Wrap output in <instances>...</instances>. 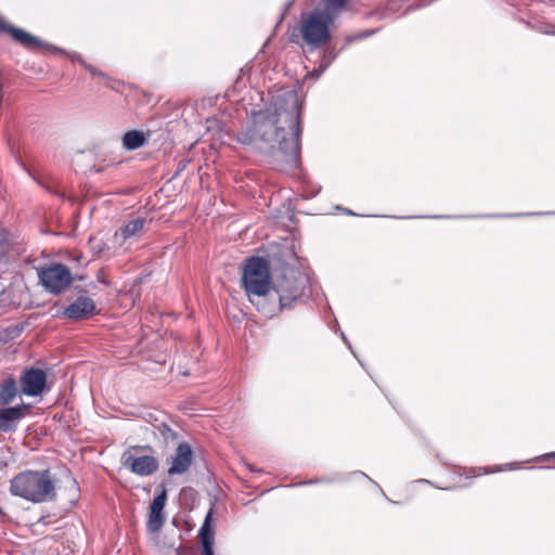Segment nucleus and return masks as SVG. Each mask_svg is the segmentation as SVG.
<instances>
[{
    "label": "nucleus",
    "mask_w": 555,
    "mask_h": 555,
    "mask_svg": "<svg viewBox=\"0 0 555 555\" xmlns=\"http://www.w3.org/2000/svg\"><path fill=\"white\" fill-rule=\"evenodd\" d=\"M301 106L295 94H289L285 107L276 101L273 106L254 112L251 126L237 133V142L267 154L280 151L285 160L297 166L299 160Z\"/></svg>",
    "instance_id": "f257e3e1"
},
{
    "label": "nucleus",
    "mask_w": 555,
    "mask_h": 555,
    "mask_svg": "<svg viewBox=\"0 0 555 555\" xmlns=\"http://www.w3.org/2000/svg\"><path fill=\"white\" fill-rule=\"evenodd\" d=\"M18 389L14 378L9 377L0 385V405H9L17 396Z\"/></svg>",
    "instance_id": "dca6fc26"
},
{
    "label": "nucleus",
    "mask_w": 555,
    "mask_h": 555,
    "mask_svg": "<svg viewBox=\"0 0 555 555\" xmlns=\"http://www.w3.org/2000/svg\"><path fill=\"white\" fill-rule=\"evenodd\" d=\"M149 141V137L139 130H131L124 134L122 146L128 151H134L144 146Z\"/></svg>",
    "instance_id": "2eb2a0df"
},
{
    "label": "nucleus",
    "mask_w": 555,
    "mask_h": 555,
    "mask_svg": "<svg viewBox=\"0 0 555 555\" xmlns=\"http://www.w3.org/2000/svg\"><path fill=\"white\" fill-rule=\"evenodd\" d=\"M11 244L8 238V233L4 231H0V270H3V268L9 262Z\"/></svg>",
    "instance_id": "f3484780"
},
{
    "label": "nucleus",
    "mask_w": 555,
    "mask_h": 555,
    "mask_svg": "<svg viewBox=\"0 0 555 555\" xmlns=\"http://www.w3.org/2000/svg\"><path fill=\"white\" fill-rule=\"evenodd\" d=\"M212 545H214V543H210V542L202 543V547H203L202 555H214Z\"/></svg>",
    "instance_id": "412c9836"
},
{
    "label": "nucleus",
    "mask_w": 555,
    "mask_h": 555,
    "mask_svg": "<svg viewBox=\"0 0 555 555\" xmlns=\"http://www.w3.org/2000/svg\"><path fill=\"white\" fill-rule=\"evenodd\" d=\"M47 375L42 370H26L21 377L23 393L27 396H39L46 387Z\"/></svg>",
    "instance_id": "6e6552de"
},
{
    "label": "nucleus",
    "mask_w": 555,
    "mask_h": 555,
    "mask_svg": "<svg viewBox=\"0 0 555 555\" xmlns=\"http://www.w3.org/2000/svg\"><path fill=\"white\" fill-rule=\"evenodd\" d=\"M146 224L145 218H135L127 222L125 225L119 228L115 233V238L121 240V242H125L131 237L137 236L139 233L142 232Z\"/></svg>",
    "instance_id": "4468645a"
},
{
    "label": "nucleus",
    "mask_w": 555,
    "mask_h": 555,
    "mask_svg": "<svg viewBox=\"0 0 555 555\" xmlns=\"http://www.w3.org/2000/svg\"><path fill=\"white\" fill-rule=\"evenodd\" d=\"M349 0H325V9L323 12H328L331 16L337 14L344 10Z\"/></svg>",
    "instance_id": "aec40b11"
},
{
    "label": "nucleus",
    "mask_w": 555,
    "mask_h": 555,
    "mask_svg": "<svg viewBox=\"0 0 555 555\" xmlns=\"http://www.w3.org/2000/svg\"><path fill=\"white\" fill-rule=\"evenodd\" d=\"M0 31L9 33L14 38V40L20 42L26 49L35 50L46 47V44L38 37H35L24 31L23 29L9 25L1 16Z\"/></svg>",
    "instance_id": "9b49d317"
},
{
    "label": "nucleus",
    "mask_w": 555,
    "mask_h": 555,
    "mask_svg": "<svg viewBox=\"0 0 555 555\" xmlns=\"http://www.w3.org/2000/svg\"><path fill=\"white\" fill-rule=\"evenodd\" d=\"M96 306L92 298L79 296L74 302L66 307L63 315L69 320H83L92 317Z\"/></svg>",
    "instance_id": "1a4fd4ad"
},
{
    "label": "nucleus",
    "mask_w": 555,
    "mask_h": 555,
    "mask_svg": "<svg viewBox=\"0 0 555 555\" xmlns=\"http://www.w3.org/2000/svg\"><path fill=\"white\" fill-rule=\"evenodd\" d=\"M193 463V451L189 443H179L175 454L170 459V465L168 467V475H183L185 474Z\"/></svg>",
    "instance_id": "0eeeda50"
},
{
    "label": "nucleus",
    "mask_w": 555,
    "mask_h": 555,
    "mask_svg": "<svg viewBox=\"0 0 555 555\" xmlns=\"http://www.w3.org/2000/svg\"><path fill=\"white\" fill-rule=\"evenodd\" d=\"M27 408L17 405L0 409V431L9 433L15 430L20 421L25 416Z\"/></svg>",
    "instance_id": "f8f14e48"
},
{
    "label": "nucleus",
    "mask_w": 555,
    "mask_h": 555,
    "mask_svg": "<svg viewBox=\"0 0 555 555\" xmlns=\"http://www.w3.org/2000/svg\"><path fill=\"white\" fill-rule=\"evenodd\" d=\"M167 500V491L166 489H163L159 494H157L151 505H150V513H149V519H147V529L151 532H157L160 530V528L164 525L165 517H164V507Z\"/></svg>",
    "instance_id": "9d476101"
},
{
    "label": "nucleus",
    "mask_w": 555,
    "mask_h": 555,
    "mask_svg": "<svg viewBox=\"0 0 555 555\" xmlns=\"http://www.w3.org/2000/svg\"><path fill=\"white\" fill-rule=\"evenodd\" d=\"M38 276L44 288L52 294H61L73 282L70 270L62 263H52L38 269Z\"/></svg>",
    "instance_id": "39448f33"
},
{
    "label": "nucleus",
    "mask_w": 555,
    "mask_h": 555,
    "mask_svg": "<svg viewBox=\"0 0 555 555\" xmlns=\"http://www.w3.org/2000/svg\"><path fill=\"white\" fill-rule=\"evenodd\" d=\"M211 511H209V513L207 514L206 518H205V521L199 530V535H201V542L202 543H205V542H210V543H214V532L211 530V527H210V517H211Z\"/></svg>",
    "instance_id": "6ab92c4d"
},
{
    "label": "nucleus",
    "mask_w": 555,
    "mask_h": 555,
    "mask_svg": "<svg viewBox=\"0 0 555 555\" xmlns=\"http://www.w3.org/2000/svg\"><path fill=\"white\" fill-rule=\"evenodd\" d=\"M10 493L35 504L55 500V482L46 470H25L10 480Z\"/></svg>",
    "instance_id": "f03ea898"
},
{
    "label": "nucleus",
    "mask_w": 555,
    "mask_h": 555,
    "mask_svg": "<svg viewBox=\"0 0 555 555\" xmlns=\"http://www.w3.org/2000/svg\"><path fill=\"white\" fill-rule=\"evenodd\" d=\"M156 435H158L165 443L175 442L178 439V434L166 423L154 425Z\"/></svg>",
    "instance_id": "a211bd4d"
},
{
    "label": "nucleus",
    "mask_w": 555,
    "mask_h": 555,
    "mask_svg": "<svg viewBox=\"0 0 555 555\" xmlns=\"http://www.w3.org/2000/svg\"><path fill=\"white\" fill-rule=\"evenodd\" d=\"M271 283L270 266L267 259L262 257L246 259L243 267L242 285L249 300L257 306L258 310H261L260 300L269 294Z\"/></svg>",
    "instance_id": "7ed1b4c3"
},
{
    "label": "nucleus",
    "mask_w": 555,
    "mask_h": 555,
    "mask_svg": "<svg viewBox=\"0 0 555 555\" xmlns=\"http://www.w3.org/2000/svg\"><path fill=\"white\" fill-rule=\"evenodd\" d=\"M79 62H80V63H81V65H82L86 69H88L92 75H94V76H101V75H102V73H101L100 70H98L96 68H94L93 66L86 64V63H85L83 61H81V60H79Z\"/></svg>",
    "instance_id": "4be33fe9"
},
{
    "label": "nucleus",
    "mask_w": 555,
    "mask_h": 555,
    "mask_svg": "<svg viewBox=\"0 0 555 555\" xmlns=\"http://www.w3.org/2000/svg\"><path fill=\"white\" fill-rule=\"evenodd\" d=\"M122 465L139 476H151L158 469V461L152 455L133 456L125 452L121 456Z\"/></svg>",
    "instance_id": "423d86ee"
},
{
    "label": "nucleus",
    "mask_w": 555,
    "mask_h": 555,
    "mask_svg": "<svg viewBox=\"0 0 555 555\" xmlns=\"http://www.w3.org/2000/svg\"><path fill=\"white\" fill-rule=\"evenodd\" d=\"M304 281L289 285L288 282L282 284L279 289V302L281 309L289 307L291 304L304 295Z\"/></svg>",
    "instance_id": "ddd939ff"
},
{
    "label": "nucleus",
    "mask_w": 555,
    "mask_h": 555,
    "mask_svg": "<svg viewBox=\"0 0 555 555\" xmlns=\"http://www.w3.org/2000/svg\"><path fill=\"white\" fill-rule=\"evenodd\" d=\"M332 24L333 16L328 12L314 10L304 13L299 24L302 40L312 49L320 48L331 39L330 27Z\"/></svg>",
    "instance_id": "20e7f679"
}]
</instances>
